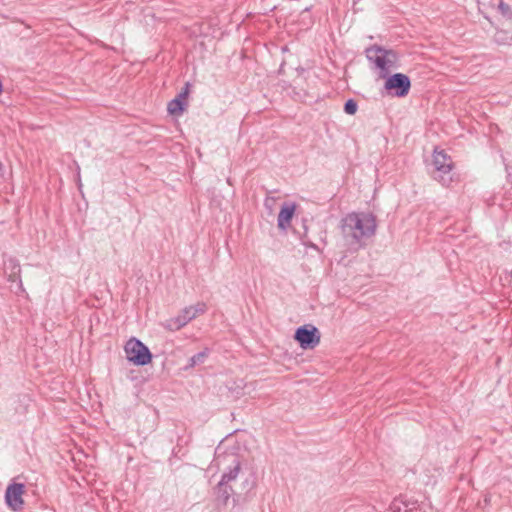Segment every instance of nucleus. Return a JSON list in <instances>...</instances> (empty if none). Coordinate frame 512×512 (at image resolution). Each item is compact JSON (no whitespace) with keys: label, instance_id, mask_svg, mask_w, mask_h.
<instances>
[{"label":"nucleus","instance_id":"nucleus-12","mask_svg":"<svg viewBox=\"0 0 512 512\" xmlns=\"http://www.w3.org/2000/svg\"><path fill=\"white\" fill-rule=\"evenodd\" d=\"M234 493L232 487L228 484L219 482L214 488L215 501L218 507H225L231 495Z\"/></svg>","mask_w":512,"mask_h":512},{"label":"nucleus","instance_id":"nucleus-7","mask_svg":"<svg viewBox=\"0 0 512 512\" xmlns=\"http://www.w3.org/2000/svg\"><path fill=\"white\" fill-rule=\"evenodd\" d=\"M320 338L321 334L318 328L311 324L298 327L294 334V339L305 350L314 349L320 343Z\"/></svg>","mask_w":512,"mask_h":512},{"label":"nucleus","instance_id":"nucleus-2","mask_svg":"<svg viewBox=\"0 0 512 512\" xmlns=\"http://www.w3.org/2000/svg\"><path fill=\"white\" fill-rule=\"evenodd\" d=\"M365 55L372 70L378 71L380 78H386L391 68H395L399 60L398 53L393 49L374 44L365 49Z\"/></svg>","mask_w":512,"mask_h":512},{"label":"nucleus","instance_id":"nucleus-11","mask_svg":"<svg viewBox=\"0 0 512 512\" xmlns=\"http://www.w3.org/2000/svg\"><path fill=\"white\" fill-rule=\"evenodd\" d=\"M189 83H186L184 89L178 94V96L168 102L167 110L171 115H180L183 113L186 102L185 99L188 96Z\"/></svg>","mask_w":512,"mask_h":512},{"label":"nucleus","instance_id":"nucleus-13","mask_svg":"<svg viewBox=\"0 0 512 512\" xmlns=\"http://www.w3.org/2000/svg\"><path fill=\"white\" fill-rule=\"evenodd\" d=\"M386 512H420V509L414 503L412 506H409V504L399 499H394Z\"/></svg>","mask_w":512,"mask_h":512},{"label":"nucleus","instance_id":"nucleus-9","mask_svg":"<svg viewBox=\"0 0 512 512\" xmlns=\"http://www.w3.org/2000/svg\"><path fill=\"white\" fill-rule=\"evenodd\" d=\"M4 274L8 282L17 284L18 291H24L21 280V267L16 258L8 257L4 260Z\"/></svg>","mask_w":512,"mask_h":512},{"label":"nucleus","instance_id":"nucleus-6","mask_svg":"<svg viewBox=\"0 0 512 512\" xmlns=\"http://www.w3.org/2000/svg\"><path fill=\"white\" fill-rule=\"evenodd\" d=\"M384 83L387 94L393 97L402 98L408 95L411 88L410 78L403 73L388 75Z\"/></svg>","mask_w":512,"mask_h":512},{"label":"nucleus","instance_id":"nucleus-15","mask_svg":"<svg viewBox=\"0 0 512 512\" xmlns=\"http://www.w3.org/2000/svg\"><path fill=\"white\" fill-rule=\"evenodd\" d=\"M209 352H210V350L208 348H205L201 352L193 355L189 359L188 364L185 366V370L193 368V367H195L197 365H200V364L204 363L205 360L207 359L208 355H209Z\"/></svg>","mask_w":512,"mask_h":512},{"label":"nucleus","instance_id":"nucleus-14","mask_svg":"<svg viewBox=\"0 0 512 512\" xmlns=\"http://www.w3.org/2000/svg\"><path fill=\"white\" fill-rule=\"evenodd\" d=\"M240 470H241L240 461L237 459H234L233 466L230 467L227 472L223 473L221 480L219 482L229 485L230 481L235 480L238 477Z\"/></svg>","mask_w":512,"mask_h":512},{"label":"nucleus","instance_id":"nucleus-5","mask_svg":"<svg viewBox=\"0 0 512 512\" xmlns=\"http://www.w3.org/2000/svg\"><path fill=\"white\" fill-rule=\"evenodd\" d=\"M433 166L435 173L434 179L439 181L443 186H449L452 182L451 170L453 162L444 151H434Z\"/></svg>","mask_w":512,"mask_h":512},{"label":"nucleus","instance_id":"nucleus-16","mask_svg":"<svg viewBox=\"0 0 512 512\" xmlns=\"http://www.w3.org/2000/svg\"><path fill=\"white\" fill-rule=\"evenodd\" d=\"M357 109L358 105L354 99H348L344 104V112L348 115H354Z\"/></svg>","mask_w":512,"mask_h":512},{"label":"nucleus","instance_id":"nucleus-8","mask_svg":"<svg viewBox=\"0 0 512 512\" xmlns=\"http://www.w3.org/2000/svg\"><path fill=\"white\" fill-rule=\"evenodd\" d=\"M25 492V485L22 483H10L5 491L6 505L13 511H20L23 509L24 501L23 494Z\"/></svg>","mask_w":512,"mask_h":512},{"label":"nucleus","instance_id":"nucleus-4","mask_svg":"<svg viewBox=\"0 0 512 512\" xmlns=\"http://www.w3.org/2000/svg\"><path fill=\"white\" fill-rule=\"evenodd\" d=\"M124 351L128 361L137 366L147 365L152 360V354L149 348L135 337L130 338L126 342Z\"/></svg>","mask_w":512,"mask_h":512},{"label":"nucleus","instance_id":"nucleus-10","mask_svg":"<svg viewBox=\"0 0 512 512\" xmlns=\"http://www.w3.org/2000/svg\"><path fill=\"white\" fill-rule=\"evenodd\" d=\"M295 209V203L285 202L282 205L277 218V226L280 230L286 231L290 227Z\"/></svg>","mask_w":512,"mask_h":512},{"label":"nucleus","instance_id":"nucleus-17","mask_svg":"<svg viewBox=\"0 0 512 512\" xmlns=\"http://www.w3.org/2000/svg\"><path fill=\"white\" fill-rule=\"evenodd\" d=\"M498 8L502 15L508 18L512 17V9L507 3L501 1L498 5Z\"/></svg>","mask_w":512,"mask_h":512},{"label":"nucleus","instance_id":"nucleus-1","mask_svg":"<svg viewBox=\"0 0 512 512\" xmlns=\"http://www.w3.org/2000/svg\"><path fill=\"white\" fill-rule=\"evenodd\" d=\"M340 229L348 249L358 251L367 239L375 235L376 217L368 212H351L341 219Z\"/></svg>","mask_w":512,"mask_h":512},{"label":"nucleus","instance_id":"nucleus-3","mask_svg":"<svg viewBox=\"0 0 512 512\" xmlns=\"http://www.w3.org/2000/svg\"><path fill=\"white\" fill-rule=\"evenodd\" d=\"M207 311V305L204 302H197L195 305L184 307L178 315L165 320L162 327L168 331L175 332L186 326Z\"/></svg>","mask_w":512,"mask_h":512}]
</instances>
